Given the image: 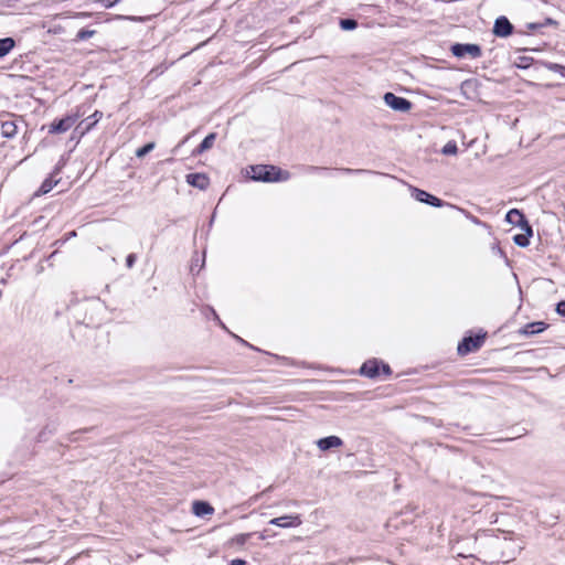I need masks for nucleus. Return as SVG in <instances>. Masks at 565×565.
Instances as JSON below:
<instances>
[{
	"label": "nucleus",
	"mask_w": 565,
	"mask_h": 565,
	"mask_svg": "<svg viewBox=\"0 0 565 565\" xmlns=\"http://www.w3.org/2000/svg\"><path fill=\"white\" fill-rule=\"evenodd\" d=\"M17 42L13 38L7 36L0 39V58L7 56L15 47Z\"/></svg>",
	"instance_id": "nucleus-21"
},
{
	"label": "nucleus",
	"mask_w": 565,
	"mask_h": 565,
	"mask_svg": "<svg viewBox=\"0 0 565 565\" xmlns=\"http://www.w3.org/2000/svg\"><path fill=\"white\" fill-rule=\"evenodd\" d=\"M213 315L215 316V319L220 322V324L225 328V326L222 323V321L220 320L218 316L215 313V311L213 310Z\"/></svg>",
	"instance_id": "nucleus-40"
},
{
	"label": "nucleus",
	"mask_w": 565,
	"mask_h": 565,
	"mask_svg": "<svg viewBox=\"0 0 565 565\" xmlns=\"http://www.w3.org/2000/svg\"><path fill=\"white\" fill-rule=\"evenodd\" d=\"M527 30L530 31H539L542 29L541 22H531L526 24Z\"/></svg>",
	"instance_id": "nucleus-36"
},
{
	"label": "nucleus",
	"mask_w": 565,
	"mask_h": 565,
	"mask_svg": "<svg viewBox=\"0 0 565 565\" xmlns=\"http://www.w3.org/2000/svg\"><path fill=\"white\" fill-rule=\"evenodd\" d=\"M542 28L544 26H557L558 25V22L552 18H545L542 22Z\"/></svg>",
	"instance_id": "nucleus-34"
},
{
	"label": "nucleus",
	"mask_w": 565,
	"mask_h": 565,
	"mask_svg": "<svg viewBox=\"0 0 565 565\" xmlns=\"http://www.w3.org/2000/svg\"><path fill=\"white\" fill-rule=\"evenodd\" d=\"M18 134V127L14 120H6L1 124V135L4 138L11 139Z\"/></svg>",
	"instance_id": "nucleus-22"
},
{
	"label": "nucleus",
	"mask_w": 565,
	"mask_h": 565,
	"mask_svg": "<svg viewBox=\"0 0 565 565\" xmlns=\"http://www.w3.org/2000/svg\"><path fill=\"white\" fill-rule=\"evenodd\" d=\"M96 34V31L95 30H88V29H81L76 35H75V39L73 40L75 43L77 42H81V41H86L88 40L89 38L94 36Z\"/></svg>",
	"instance_id": "nucleus-27"
},
{
	"label": "nucleus",
	"mask_w": 565,
	"mask_h": 565,
	"mask_svg": "<svg viewBox=\"0 0 565 565\" xmlns=\"http://www.w3.org/2000/svg\"><path fill=\"white\" fill-rule=\"evenodd\" d=\"M158 1L159 0H130L128 2L129 10L140 15H117V19L132 22H143L148 20L151 15V12L157 9L156 4Z\"/></svg>",
	"instance_id": "nucleus-2"
},
{
	"label": "nucleus",
	"mask_w": 565,
	"mask_h": 565,
	"mask_svg": "<svg viewBox=\"0 0 565 565\" xmlns=\"http://www.w3.org/2000/svg\"><path fill=\"white\" fill-rule=\"evenodd\" d=\"M519 60H520V63L516 64V66L519 68H527L530 66L531 62H533V58L527 57V56H521Z\"/></svg>",
	"instance_id": "nucleus-31"
},
{
	"label": "nucleus",
	"mask_w": 565,
	"mask_h": 565,
	"mask_svg": "<svg viewBox=\"0 0 565 565\" xmlns=\"http://www.w3.org/2000/svg\"><path fill=\"white\" fill-rule=\"evenodd\" d=\"M185 179L188 184L200 190H205L210 185V179L204 173H189Z\"/></svg>",
	"instance_id": "nucleus-15"
},
{
	"label": "nucleus",
	"mask_w": 565,
	"mask_h": 565,
	"mask_svg": "<svg viewBox=\"0 0 565 565\" xmlns=\"http://www.w3.org/2000/svg\"><path fill=\"white\" fill-rule=\"evenodd\" d=\"M115 6H117L119 2H121L122 0H113Z\"/></svg>",
	"instance_id": "nucleus-42"
},
{
	"label": "nucleus",
	"mask_w": 565,
	"mask_h": 565,
	"mask_svg": "<svg viewBox=\"0 0 565 565\" xmlns=\"http://www.w3.org/2000/svg\"><path fill=\"white\" fill-rule=\"evenodd\" d=\"M103 118V113L99 110H95L90 116L83 119L77 124L75 127V131L79 132L81 135H85L90 129L95 127V125Z\"/></svg>",
	"instance_id": "nucleus-11"
},
{
	"label": "nucleus",
	"mask_w": 565,
	"mask_h": 565,
	"mask_svg": "<svg viewBox=\"0 0 565 565\" xmlns=\"http://www.w3.org/2000/svg\"><path fill=\"white\" fill-rule=\"evenodd\" d=\"M505 221L520 228H524L531 225L524 213L518 209H511L505 214Z\"/></svg>",
	"instance_id": "nucleus-13"
},
{
	"label": "nucleus",
	"mask_w": 565,
	"mask_h": 565,
	"mask_svg": "<svg viewBox=\"0 0 565 565\" xmlns=\"http://www.w3.org/2000/svg\"><path fill=\"white\" fill-rule=\"evenodd\" d=\"M249 172H252L249 178L258 182L287 181L290 178L289 171L273 164L249 166L247 173L249 174Z\"/></svg>",
	"instance_id": "nucleus-1"
},
{
	"label": "nucleus",
	"mask_w": 565,
	"mask_h": 565,
	"mask_svg": "<svg viewBox=\"0 0 565 565\" xmlns=\"http://www.w3.org/2000/svg\"><path fill=\"white\" fill-rule=\"evenodd\" d=\"M0 284L6 285V284H7V279H6V278H2V279L0 280Z\"/></svg>",
	"instance_id": "nucleus-41"
},
{
	"label": "nucleus",
	"mask_w": 565,
	"mask_h": 565,
	"mask_svg": "<svg viewBox=\"0 0 565 565\" xmlns=\"http://www.w3.org/2000/svg\"><path fill=\"white\" fill-rule=\"evenodd\" d=\"M136 260H137V255H136V254H134V253L129 254V255L126 257V266H127L128 268H132V267H134V265H135V263H136Z\"/></svg>",
	"instance_id": "nucleus-33"
},
{
	"label": "nucleus",
	"mask_w": 565,
	"mask_h": 565,
	"mask_svg": "<svg viewBox=\"0 0 565 565\" xmlns=\"http://www.w3.org/2000/svg\"><path fill=\"white\" fill-rule=\"evenodd\" d=\"M487 337V332L477 333V334H468L462 338V340L458 343L457 352L459 355H467L471 352L478 351Z\"/></svg>",
	"instance_id": "nucleus-4"
},
{
	"label": "nucleus",
	"mask_w": 565,
	"mask_h": 565,
	"mask_svg": "<svg viewBox=\"0 0 565 565\" xmlns=\"http://www.w3.org/2000/svg\"><path fill=\"white\" fill-rule=\"evenodd\" d=\"M305 171L307 173H313V172H318V171H324V172L337 171V172L344 173V174L375 173L374 171L365 170V169H351V168H334V169H330V168L317 167V166H307Z\"/></svg>",
	"instance_id": "nucleus-10"
},
{
	"label": "nucleus",
	"mask_w": 565,
	"mask_h": 565,
	"mask_svg": "<svg viewBox=\"0 0 565 565\" xmlns=\"http://www.w3.org/2000/svg\"><path fill=\"white\" fill-rule=\"evenodd\" d=\"M449 50L458 58H463L467 55L472 58H479L482 55L481 46L475 43H454Z\"/></svg>",
	"instance_id": "nucleus-6"
},
{
	"label": "nucleus",
	"mask_w": 565,
	"mask_h": 565,
	"mask_svg": "<svg viewBox=\"0 0 565 565\" xmlns=\"http://www.w3.org/2000/svg\"><path fill=\"white\" fill-rule=\"evenodd\" d=\"M384 103L395 111L407 113L412 109L413 103L405 97L387 92L383 96Z\"/></svg>",
	"instance_id": "nucleus-7"
},
{
	"label": "nucleus",
	"mask_w": 565,
	"mask_h": 565,
	"mask_svg": "<svg viewBox=\"0 0 565 565\" xmlns=\"http://www.w3.org/2000/svg\"><path fill=\"white\" fill-rule=\"evenodd\" d=\"M62 166L58 163L54 168L53 172L42 182L39 190L35 192L36 195H44L52 191V189L60 182L55 177L61 172Z\"/></svg>",
	"instance_id": "nucleus-12"
},
{
	"label": "nucleus",
	"mask_w": 565,
	"mask_h": 565,
	"mask_svg": "<svg viewBox=\"0 0 565 565\" xmlns=\"http://www.w3.org/2000/svg\"><path fill=\"white\" fill-rule=\"evenodd\" d=\"M411 191H412V196L418 202L426 203L434 207H443V206L449 205L448 202L430 194L429 192H427L425 190H422V189H418L415 186H411Z\"/></svg>",
	"instance_id": "nucleus-8"
},
{
	"label": "nucleus",
	"mask_w": 565,
	"mask_h": 565,
	"mask_svg": "<svg viewBox=\"0 0 565 565\" xmlns=\"http://www.w3.org/2000/svg\"><path fill=\"white\" fill-rule=\"evenodd\" d=\"M246 561L243 559V558H235V559H232L230 565H246Z\"/></svg>",
	"instance_id": "nucleus-38"
},
{
	"label": "nucleus",
	"mask_w": 565,
	"mask_h": 565,
	"mask_svg": "<svg viewBox=\"0 0 565 565\" xmlns=\"http://www.w3.org/2000/svg\"><path fill=\"white\" fill-rule=\"evenodd\" d=\"M523 233L513 236V242L519 247H527L530 245V238L533 236L532 225L521 228Z\"/></svg>",
	"instance_id": "nucleus-20"
},
{
	"label": "nucleus",
	"mask_w": 565,
	"mask_h": 565,
	"mask_svg": "<svg viewBox=\"0 0 565 565\" xmlns=\"http://www.w3.org/2000/svg\"><path fill=\"white\" fill-rule=\"evenodd\" d=\"M339 25L343 31H353L358 28V21L352 18H342L339 21Z\"/></svg>",
	"instance_id": "nucleus-25"
},
{
	"label": "nucleus",
	"mask_w": 565,
	"mask_h": 565,
	"mask_svg": "<svg viewBox=\"0 0 565 565\" xmlns=\"http://www.w3.org/2000/svg\"><path fill=\"white\" fill-rule=\"evenodd\" d=\"M542 65L546 67L547 70L559 74L562 77H565V66L558 63H552V62H542Z\"/></svg>",
	"instance_id": "nucleus-26"
},
{
	"label": "nucleus",
	"mask_w": 565,
	"mask_h": 565,
	"mask_svg": "<svg viewBox=\"0 0 565 565\" xmlns=\"http://www.w3.org/2000/svg\"><path fill=\"white\" fill-rule=\"evenodd\" d=\"M253 533H242L233 536L226 542V545L232 546H244L246 542L250 539Z\"/></svg>",
	"instance_id": "nucleus-23"
},
{
	"label": "nucleus",
	"mask_w": 565,
	"mask_h": 565,
	"mask_svg": "<svg viewBox=\"0 0 565 565\" xmlns=\"http://www.w3.org/2000/svg\"><path fill=\"white\" fill-rule=\"evenodd\" d=\"M300 515H282L279 518H274L269 521V524L279 526V527H297L301 524Z\"/></svg>",
	"instance_id": "nucleus-14"
},
{
	"label": "nucleus",
	"mask_w": 565,
	"mask_h": 565,
	"mask_svg": "<svg viewBox=\"0 0 565 565\" xmlns=\"http://www.w3.org/2000/svg\"><path fill=\"white\" fill-rule=\"evenodd\" d=\"M458 152V146L456 141H448L441 149V153L445 156H455Z\"/></svg>",
	"instance_id": "nucleus-29"
},
{
	"label": "nucleus",
	"mask_w": 565,
	"mask_h": 565,
	"mask_svg": "<svg viewBox=\"0 0 565 565\" xmlns=\"http://www.w3.org/2000/svg\"><path fill=\"white\" fill-rule=\"evenodd\" d=\"M92 15H93L92 12H86V11H81V12L73 13V18H76V19H88Z\"/></svg>",
	"instance_id": "nucleus-35"
},
{
	"label": "nucleus",
	"mask_w": 565,
	"mask_h": 565,
	"mask_svg": "<svg viewBox=\"0 0 565 565\" xmlns=\"http://www.w3.org/2000/svg\"><path fill=\"white\" fill-rule=\"evenodd\" d=\"M555 311L557 315L565 317V300H561L556 303Z\"/></svg>",
	"instance_id": "nucleus-32"
},
{
	"label": "nucleus",
	"mask_w": 565,
	"mask_h": 565,
	"mask_svg": "<svg viewBox=\"0 0 565 565\" xmlns=\"http://www.w3.org/2000/svg\"><path fill=\"white\" fill-rule=\"evenodd\" d=\"M88 429H79V430H76V431H73L70 434L67 440L73 443V441H76L77 440V437L76 435L81 434V433H84V431H87Z\"/></svg>",
	"instance_id": "nucleus-37"
},
{
	"label": "nucleus",
	"mask_w": 565,
	"mask_h": 565,
	"mask_svg": "<svg viewBox=\"0 0 565 565\" xmlns=\"http://www.w3.org/2000/svg\"><path fill=\"white\" fill-rule=\"evenodd\" d=\"M85 114V111L81 113V109L77 108L76 113L66 115L63 118L55 119L51 125L49 132L50 134H63L71 129L76 121Z\"/></svg>",
	"instance_id": "nucleus-5"
},
{
	"label": "nucleus",
	"mask_w": 565,
	"mask_h": 565,
	"mask_svg": "<svg viewBox=\"0 0 565 565\" xmlns=\"http://www.w3.org/2000/svg\"><path fill=\"white\" fill-rule=\"evenodd\" d=\"M156 147V143L153 141L147 142L142 147L138 148L135 152L137 158H143L149 152H151Z\"/></svg>",
	"instance_id": "nucleus-28"
},
{
	"label": "nucleus",
	"mask_w": 565,
	"mask_h": 565,
	"mask_svg": "<svg viewBox=\"0 0 565 565\" xmlns=\"http://www.w3.org/2000/svg\"><path fill=\"white\" fill-rule=\"evenodd\" d=\"M235 338H236L239 342L244 343L245 345H248V347H250L252 349H255L253 345L248 344L244 339H242V338H239V337H237V335H235Z\"/></svg>",
	"instance_id": "nucleus-39"
},
{
	"label": "nucleus",
	"mask_w": 565,
	"mask_h": 565,
	"mask_svg": "<svg viewBox=\"0 0 565 565\" xmlns=\"http://www.w3.org/2000/svg\"><path fill=\"white\" fill-rule=\"evenodd\" d=\"M343 445V441L338 436H327L317 440V446L320 450L327 451L332 448H338Z\"/></svg>",
	"instance_id": "nucleus-16"
},
{
	"label": "nucleus",
	"mask_w": 565,
	"mask_h": 565,
	"mask_svg": "<svg viewBox=\"0 0 565 565\" xmlns=\"http://www.w3.org/2000/svg\"><path fill=\"white\" fill-rule=\"evenodd\" d=\"M90 3L98 4L99 7L104 9H111L115 7V3L113 0H92Z\"/></svg>",
	"instance_id": "nucleus-30"
},
{
	"label": "nucleus",
	"mask_w": 565,
	"mask_h": 565,
	"mask_svg": "<svg viewBox=\"0 0 565 565\" xmlns=\"http://www.w3.org/2000/svg\"><path fill=\"white\" fill-rule=\"evenodd\" d=\"M192 512L194 515L203 518L213 514L214 508L207 501L196 500L192 503Z\"/></svg>",
	"instance_id": "nucleus-17"
},
{
	"label": "nucleus",
	"mask_w": 565,
	"mask_h": 565,
	"mask_svg": "<svg viewBox=\"0 0 565 565\" xmlns=\"http://www.w3.org/2000/svg\"><path fill=\"white\" fill-rule=\"evenodd\" d=\"M548 324L544 321H534L526 323L523 329L521 330V333L524 335H535L539 333H542L544 330H546Z\"/></svg>",
	"instance_id": "nucleus-18"
},
{
	"label": "nucleus",
	"mask_w": 565,
	"mask_h": 565,
	"mask_svg": "<svg viewBox=\"0 0 565 565\" xmlns=\"http://www.w3.org/2000/svg\"><path fill=\"white\" fill-rule=\"evenodd\" d=\"M381 373L385 376H390L392 369L387 363L375 358L366 360L359 370L360 375L372 380L380 377Z\"/></svg>",
	"instance_id": "nucleus-3"
},
{
	"label": "nucleus",
	"mask_w": 565,
	"mask_h": 565,
	"mask_svg": "<svg viewBox=\"0 0 565 565\" xmlns=\"http://www.w3.org/2000/svg\"><path fill=\"white\" fill-rule=\"evenodd\" d=\"M216 136V132H210L207 136H205L201 143L192 151V154L200 156L203 152L210 150L215 142Z\"/></svg>",
	"instance_id": "nucleus-19"
},
{
	"label": "nucleus",
	"mask_w": 565,
	"mask_h": 565,
	"mask_svg": "<svg viewBox=\"0 0 565 565\" xmlns=\"http://www.w3.org/2000/svg\"><path fill=\"white\" fill-rule=\"evenodd\" d=\"M514 32V25L510 22V20L500 15L495 19L492 33L498 38H508Z\"/></svg>",
	"instance_id": "nucleus-9"
},
{
	"label": "nucleus",
	"mask_w": 565,
	"mask_h": 565,
	"mask_svg": "<svg viewBox=\"0 0 565 565\" xmlns=\"http://www.w3.org/2000/svg\"><path fill=\"white\" fill-rule=\"evenodd\" d=\"M57 431V424L56 423H49L45 425V427L39 433L38 435V441L42 443L47 439V436L54 435Z\"/></svg>",
	"instance_id": "nucleus-24"
}]
</instances>
